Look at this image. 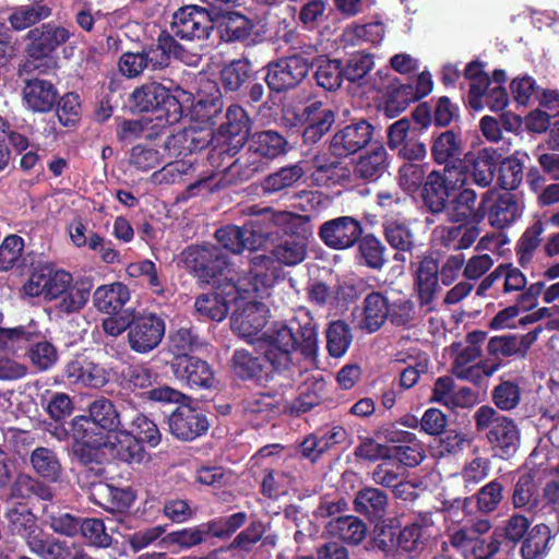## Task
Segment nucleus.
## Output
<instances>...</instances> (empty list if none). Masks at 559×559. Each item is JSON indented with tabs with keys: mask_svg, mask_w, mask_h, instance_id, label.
<instances>
[{
	"mask_svg": "<svg viewBox=\"0 0 559 559\" xmlns=\"http://www.w3.org/2000/svg\"><path fill=\"white\" fill-rule=\"evenodd\" d=\"M383 235L389 246L396 252L395 261H405L404 253L416 248V237L409 224L397 219H388L382 224Z\"/></svg>",
	"mask_w": 559,
	"mask_h": 559,
	"instance_id": "cd10ccee",
	"label": "nucleus"
},
{
	"mask_svg": "<svg viewBox=\"0 0 559 559\" xmlns=\"http://www.w3.org/2000/svg\"><path fill=\"white\" fill-rule=\"evenodd\" d=\"M36 340V329L29 326L1 328L0 350L17 355L26 350L27 345Z\"/></svg>",
	"mask_w": 559,
	"mask_h": 559,
	"instance_id": "49530a36",
	"label": "nucleus"
},
{
	"mask_svg": "<svg viewBox=\"0 0 559 559\" xmlns=\"http://www.w3.org/2000/svg\"><path fill=\"white\" fill-rule=\"evenodd\" d=\"M528 159L526 153L516 151L500 163L498 183L503 190L511 191L520 187L524 178L525 162Z\"/></svg>",
	"mask_w": 559,
	"mask_h": 559,
	"instance_id": "79ce46f5",
	"label": "nucleus"
},
{
	"mask_svg": "<svg viewBox=\"0 0 559 559\" xmlns=\"http://www.w3.org/2000/svg\"><path fill=\"white\" fill-rule=\"evenodd\" d=\"M522 214L518 198L510 192L499 194L488 209L489 224L497 229L512 225Z\"/></svg>",
	"mask_w": 559,
	"mask_h": 559,
	"instance_id": "72a5a7b5",
	"label": "nucleus"
},
{
	"mask_svg": "<svg viewBox=\"0 0 559 559\" xmlns=\"http://www.w3.org/2000/svg\"><path fill=\"white\" fill-rule=\"evenodd\" d=\"M389 497L380 488L366 486L360 488L354 499V510L377 525L386 520Z\"/></svg>",
	"mask_w": 559,
	"mask_h": 559,
	"instance_id": "393cba45",
	"label": "nucleus"
},
{
	"mask_svg": "<svg viewBox=\"0 0 559 559\" xmlns=\"http://www.w3.org/2000/svg\"><path fill=\"white\" fill-rule=\"evenodd\" d=\"M163 129L154 126L153 121L146 117L139 120H124L117 129V135L122 141H130L134 138L144 134L145 138L152 139L157 135Z\"/></svg>",
	"mask_w": 559,
	"mask_h": 559,
	"instance_id": "052dcab7",
	"label": "nucleus"
},
{
	"mask_svg": "<svg viewBox=\"0 0 559 559\" xmlns=\"http://www.w3.org/2000/svg\"><path fill=\"white\" fill-rule=\"evenodd\" d=\"M551 532L548 525H534L526 534L520 549L523 559H542L548 551Z\"/></svg>",
	"mask_w": 559,
	"mask_h": 559,
	"instance_id": "c03bdc74",
	"label": "nucleus"
},
{
	"mask_svg": "<svg viewBox=\"0 0 559 559\" xmlns=\"http://www.w3.org/2000/svg\"><path fill=\"white\" fill-rule=\"evenodd\" d=\"M132 102L139 111L148 112L145 117L158 129L178 122L182 117V106L178 98L158 83H151L132 93Z\"/></svg>",
	"mask_w": 559,
	"mask_h": 559,
	"instance_id": "423d86ee",
	"label": "nucleus"
},
{
	"mask_svg": "<svg viewBox=\"0 0 559 559\" xmlns=\"http://www.w3.org/2000/svg\"><path fill=\"white\" fill-rule=\"evenodd\" d=\"M439 280L438 261L431 255L424 257L415 273L414 290L419 308L425 314L437 311L436 296Z\"/></svg>",
	"mask_w": 559,
	"mask_h": 559,
	"instance_id": "f3484780",
	"label": "nucleus"
},
{
	"mask_svg": "<svg viewBox=\"0 0 559 559\" xmlns=\"http://www.w3.org/2000/svg\"><path fill=\"white\" fill-rule=\"evenodd\" d=\"M432 160L444 170L456 168L465 156V143L462 133L453 129L435 132L430 140Z\"/></svg>",
	"mask_w": 559,
	"mask_h": 559,
	"instance_id": "6ab92c4d",
	"label": "nucleus"
},
{
	"mask_svg": "<svg viewBox=\"0 0 559 559\" xmlns=\"http://www.w3.org/2000/svg\"><path fill=\"white\" fill-rule=\"evenodd\" d=\"M374 66L373 56L366 51H355L343 63L344 78L353 84L361 86L367 74Z\"/></svg>",
	"mask_w": 559,
	"mask_h": 559,
	"instance_id": "864d4df0",
	"label": "nucleus"
},
{
	"mask_svg": "<svg viewBox=\"0 0 559 559\" xmlns=\"http://www.w3.org/2000/svg\"><path fill=\"white\" fill-rule=\"evenodd\" d=\"M452 224L451 226L440 227V243L448 249H467L476 241L480 234L479 227L468 226L463 223Z\"/></svg>",
	"mask_w": 559,
	"mask_h": 559,
	"instance_id": "ea45409f",
	"label": "nucleus"
},
{
	"mask_svg": "<svg viewBox=\"0 0 559 559\" xmlns=\"http://www.w3.org/2000/svg\"><path fill=\"white\" fill-rule=\"evenodd\" d=\"M454 185L444 171L433 169L430 171L421 187L424 205L431 214H441L448 209L451 191Z\"/></svg>",
	"mask_w": 559,
	"mask_h": 559,
	"instance_id": "412c9836",
	"label": "nucleus"
},
{
	"mask_svg": "<svg viewBox=\"0 0 559 559\" xmlns=\"http://www.w3.org/2000/svg\"><path fill=\"white\" fill-rule=\"evenodd\" d=\"M474 423L478 432H485L493 456L509 460L516 454L521 444V431L514 419L491 406L483 405L475 412Z\"/></svg>",
	"mask_w": 559,
	"mask_h": 559,
	"instance_id": "39448f33",
	"label": "nucleus"
},
{
	"mask_svg": "<svg viewBox=\"0 0 559 559\" xmlns=\"http://www.w3.org/2000/svg\"><path fill=\"white\" fill-rule=\"evenodd\" d=\"M335 118L334 110L324 106L323 102L313 100L307 104L299 112L295 114V126L299 128L302 144L319 143L331 131Z\"/></svg>",
	"mask_w": 559,
	"mask_h": 559,
	"instance_id": "9b49d317",
	"label": "nucleus"
},
{
	"mask_svg": "<svg viewBox=\"0 0 559 559\" xmlns=\"http://www.w3.org/2000/svg\"><path fill=\"white\" fill-rule=\"evenodd\" d=\"M390 316L389 300L380 292H371L364 299L362 328L369 333L377 332Z\"/></svg>",
	"mask_w": 559,
	"mask_h": 559,
	"instance_id": "e433bc0d",
	"label": "nucleus"
},
{
	"mask_svg": "<svg viewBox=\"0 0 559 559\" xmlns=\"http://www.w3.org/2000/svg\"><path fill=\"white\" fill-rule=\"evenodd\" d=\"M156 379L157 374L146 365L131 366L123 372L126 386L133 392H140L141 395L150 390Z\"/></svg>",
	"mask_w": 559,
	"mask_h": 559,
	"instance_id": "bf43d9fd",
	"label": "nucleus"
},
{
	"mask_svg": "<svg viewBox=\"0 0 559 559\" xmlns=\"http://www.w3.org/2000/svg\"><path fill=\"white\" fill-rule=\"evenodd\" d=\"M48 272L45 300L59 299V309L67 313L79 311L86 305L90 298L88 290L73 286V278L69 272L56 269L51 264H49Z\"/></svg>",
	"mask_w": 559,
	"mask_h": 559,
	"instance_id": "1a4fd4ad",
	"label": "nucleus"
},
{
	"mask_svg": "<svg viewBox=\"0 0 559 559\" xmlns=\"http://www.w3.org/2000/svg\"><path fill=\"white\" fill-rule=\"evenodd\" d=\"M364 233L362 223L349 215L331 218L319 227V237L333 250H347L357 245Z\"/></svg>",
	"mask_w": 559,
	"mask_h": 559,
	"instance_id": "ddd939ff",
	"label": "nucleus"
},
{
	"mask_svg": "<svg viewBox=\"0 0 559 559\" xmlns=\"http://www.w3.org/2000/svg\"><path fill=\"white\" fill-rule=\"evenodd\" d=\"M111 442V456L127 463H140L145 457L142 443L156 447L160 433L156 424L148 417L138 414L131 423V430H119Z\"/></svg>",
	"mask_w": 559,
	"mask_h": 559,
	"instance_id": "0eeeda50",
	"label": "nucleus"
},
{
	"mask_svg": "<svg viewBox=\"0 0 559 559\" xmlns=\"http://www.w3.org/2000/svg\"><path fill=\"white\" fill-rule=\"evenodd\" d=\"M428 540L424 520L416 519L403 525L399 518L392 516L374 525L367 549L381 552L384 558H393L401 551L409 559H417L426 549Z\"/></svg>",
	"mask_w": 559,
	"mask_h": 559,
	"instance_id": "20e7f679",
	"label": "nucleus"
},
{
	"mask_svg": "<svg viewBox=\"0 0 559 559\" xmlns=\"http://www.w3.org/2000/svg\"><path fill=\"white\" fill-rule=\"evenodd\" d=\"M58 91L55 85L43 79H28L22 88L23 106L38 114L49 112L56 105Z\"/></svg>",
	"mask_w": 559,
	"mask_h": 559,
	"instance_id": "5701e85b",
	"label": "nucleus"
},
{
	"mask_svg": "<svg viewBox=\"0 0 559 559\" xmlns=\"http://www.w3.org/2000/svg\"><path fill=\"white\" fill-rule=\"evenodd\" d=\"M269 249L278 262L292 266L301 263L307 253L305 239L297 233L288 234L285 229L280 238Z\"/></svg>",
	"mask_w": 559,
	"mask_h": 559,
	"instance_id": "7c9ffc66",
	"label": "nucleus"
},
{
	"mask_svg": "<svg viewBox=\"0 0 559 559\" xmlns=\"http://www.w3.org/2000/svg\"><path fill=\"white\" fill-rule=\"evenodd\" d=\"M489 199V191L485 192L481 201L477 205V193L469 188L462 189L457 194L449 200L445 213L449 223H463L468 226L479 227L484 221Z\"/></svg>",
	"mask_w": 559,
	"mask_h": 559,
	"instance_id": "2eb2a0df",
	"label": "nucleus"
},
{
	"mask_svg": "<svg viewBox=\"0 0 559 559\" xmlns=\"http://www.w3.org/2000/svg\"><path fill=\"white\" fill-rule=\"evenodd\" d=\"M49 15L50 9L46 5H23L10 15L9 21L14 29L23 31Z\"/></svg>",
	"mask_w": 559,
	"mask_h": 559,
	"instance_id": "13d9d810",
	"label": "nucleus"
},
{
	"mask_svg": "<svg viewBox=\"0 0 559 559\" xmlns=\"http://www.w3.org/2000/svg\"><path fill=\"white\" fill-rule=\"evenodd\" d=\"M530 520L521 514L511 515L502 526L493 531L495 538L500 542V547L506 546L511 549L520 542H523L530 531Z\"/></svg>",
	"mask_w": 559,
	"mask_h": 559,
	"instance_id": "a18cd8bd",
	"label": "nucleus"
},
{
	"mask_svg": "<svg viewBox=\"0 0 559 559\" xmlns=\"http://www.w3.org/2000/svg\"><path fill=\"white\" fill-rule=\"evenodd\" d=\"M324 381H313L310 384H306L298 397L293 400L289 404L290 414H305L320 405L324 400Z\"/></svg>",
	"mask_w": 559,
	"mask_h": 559,
	"instance_id": "6e6d98bb",
	"label": "nucleus"
},
{
	"mask_svg": "<svg viewBox=\"0 0 559 559\" xmlns=\"http://www.w3.org/2000/svg\"><path fill=\"white\" fill-rule=\"evenodd\" d=\"M500 367V361L489 365L487 360H481L472 366L466 365L461 368H452V372L461 380H466L476 385H480L484 378L491 377Z\"/></svg>",
	"mask_w": 559,
	"mask_h": 559,
	"instance_id": "69168bd1",
	"label": "nucleus"
},
{
	"mask_svg": "<svg viewBox=\"0 0 559 559\" xmlns=\"http://www.w3.org/2000/svg\"><path fill=\"white\" fill-rule=\"evenodd\" d=\"M307 63L298 57H283L269 64L264 80L277 93L297 87L308 75Z\"/></svg>",
	"mask_w": 559,
	"mask_h": 559,
	"instance_id": "dca6fc26",
	"label": "nucleus"
},
{
	"mask_svg": "<svg viewBox=\"0 0 559 559\" xmlns=\"http://www.w3.org/2000/svg\"><path fill=\"white\" fill-rule=\"evenodd\" d=\"M253 294L247 295V379L257 382L269 381L274 372L287 369L294 352L306 358L318 355V331L311 319L301 323L294 319L289 324H281L263 331L269 322L270 309Z\"/></svg>",
	"mask_w": 559,
	"mask_h": 559,
	"instance_id": "f257e3e1",
	"label": "nucleus"
},
{
	"mask_svg": "<svg viewBox=\"0 0 559 559\" xmlns=\"http://www.w3.org/2000/svg\"><path fill=\"white\" fill-rule=\"evenodd\" d=\"M426 177L424 166L419 164L404 163L399 168V185L408 193L417 192L425 183Z\"/></svg>",
	"mask_w": 559,
	"mask_h": 559,
	"instance_id": "774afa93",
	"label": "nucleus"
},
{
	"mask_svg": "<svg viewBox=\"0 0 559 559\" xmlns=\"http://www.w3.org/2000/svg\"><path fill=\"white\" fill-rule=\"evenodd\" d=\"M325 528L331 536L353 546L359 545L367 535L365 522L355 515H338L330 520Z\"/></svg>",
	"mask_w": 559,
	"mask_h": 559,
	"instance_id": "2f4dec72",
	"label": "nucleus"
},
{
	"mask_svg": "<svg viewBox=\"0 0 559 559\" xmlns=\"http://www.w3.org/2000/svg\"><path fill=\"white\" fill-rule=\"evenodd\" d=\"M304 175L305 170L299 163L282 167L264 177L260 182H252L247 186V195H271L293 187Z\"/></svg>",
	"mask_w": 559,
	"mask_h": 559,
	"instance_id": "b1692460",
	"label": "nucleus"
},
{
	"mask_svg": "<svg viewBox=\"0 0 559 559\" xmlns=\"http://www.w3.org/2000/svg\"><path fill=\"white\" fill-rule=\"evenodd\" d=\"M353 168L356 179L376 182L389 168L386 150L382 145H377L366 151L354 162Z\"/></svg>",
	"mask_w": 559,
	"mask_h": 559,
	"instance_id": "a878e982",
	"label": "nucleus"
},
{
	"mask_svg": "<svg viewBox=\"0 0 559 559\" xmlns=\"http://www.w3.org/2000/svg\"><path fill=\"white\" fill-rule=\"evenodd\" d=\"M314 67L313 78L319 87L328 92H335L342 86L345 80L342 60L319 56Z\"/></svg>",
	"mask_w": 559,
	"mask_h": 559,
	"instance_id": "4c0bfd02",
	"label": "nucleus"
},
{
	"mask_svg": "<svg viewBox=\"0 0 559 559\" xmlns=\"http://www.w3.org/2000/svg\"><path fill=\"white\" fill-rule=\"evenodd\" d=\"M284 227L276 222L272 207H247V250L267 251L277 241Z\"/></svg>",
	"mask_w": 559,
	"mask_h": 559,
	"instance_id": "9d476101",
	"label": "nucleus"
},
{
	"mask_svg": "<svg viewBox=\"0 0 559 559\" xmlns=\"http://www.w3.org/2000/svg\"><path fill=\"white\" fill-rule=\"evenodd\" d=\"M250 119L247 116V178L249 174L265 171L271 160L286 152L287 141L273 130L249 134Z\"/></svg>",
	"mask_w": 559,
	"mask_h": 559,
	"instance_id": "6e6552de",
	"label": "nucleus"
},
{
	"mask_svg": "<svg viewBox=\"0 0 559 559\" xmlns=\"http://www.w3.org/2000/svg\"><path fill=\"white\" fill-rule=\"evenodd\" d=\"M325 337L328 353L334 358L343 357L353 342L352 329L343 320L330 322L325 330Z\"/></svg>",
	"mask_w": 559,
	"mask_h": 559,
	"instance_id": "09e8293b",
	"label": "nucleus"
},
{
	"mask_svg": "<svg viewBox=\"0 0 559 559\" xmlns=\"http://www.w3.org/2000/svg\"><path fill=\"white\" fill-rule=\"evenodd\" d=\"M477 508L483 513L495 511L503 499V486L493 479L483 486L475 495Z\"/></svg>",
	"mask_w": 559,
	"mask_h": 559,
	"instance_id": "338daca9",
	"label": "nucleus"
},
{
	"mask_svg": "<svg viewBox=\"0 0 559 559\" xmlns=\"http://www.w3.org/2000/svg\"><path fill=\"white\" fill-rule=\"evenodd\" d=\"M185 261L195 276L205 284L222 289L218 294L201 295L195 300L198 313L214 321H222L233 309V304L241 300V287L231 262L227 261L221 249L213 245L189 248Z\"/></svg>",
	"mask_w": 559,
	"mask_h": 559,
	"instance_id": "f03ea898",
	"label": "nucleus"
},
{
	"mask_svg": "<svg viewBox=\"0 0 559 559\" xmlns=\"http://www.w3.org/2000/svg\"><path fill=\"white\" fill-rule=\"evenodd\" d=\"M374 127L360 118L336 129L330 138L329 151L336 158H345L364 150L372 141Z\"/></svg>",
	"mask_w": 559,
	"mask_h": 559,
	"instance_id": "f8f14e48",
	"label": "nucleus"
},
{
	"mask_svg": "<svg viewBox=\"0 0 559 559\" xmlns=\"http://www.w3.org/2000/svg\"><path fill=\"white\" fill-rule=\"evenodd\" d=\"M7 518L12 532L20 535L27 547L44 532L37 524L35 514L24 504L11 507Z\"/></svg>",
	"mask_w": 559,
	"mask_h": 559,
	"instance_id": "f704fd0d",
	"label": "nucleus"
},
{
	"mask_svg": "<svg viewBox=\"0 0 559 559\" xmlns=\"http://www.w3.org/2000/svg\"><path fill=\"white\" fill-rule=\"evenodd\" d=\"M356 246V258L362 265L380 271L386 264V247L374 234L362 233Z\"/></svg>",
	"mask_w": 559,
	"mask_h": 559,
	"instance_id": "c9c22d12",
	"label": "nucleus"
},
{
	"mask_svg": "<svg viewBox=\"0 0 559 559\" xmlns=\"http://www.w3.org/2000/svg\"><path fill=\"white\" fill-rule=\"evenodd\" d=\"M120 415L111 401L98 399L90 405V417L78 416L72 420V433L78 443L76 451H95L87 460H96L98 452L107 450L111 454L114 436L119 432Z\"/></svg>",
	"mask_w": 559,
	"mask_h": 559,
	"instance_id": "7ed1b4c3",
	"label": "nucleus"
},
{
	"mask_svg": "<svg viewBox=\"0 0 559 559\" xmlns=\"http://www.w3.org/2000/svg\"><path fill=\"white\" fill-rule=\"evenodd\" d=\"M165 331V322L159 316L145 313L136 317L129 324V346L138 354H147L162 343Z\"/></svg>",
	"mask_w": 559,
	"mask_h": 559,
	"instance_id": "4468645a",
	"label": "nucleus"
},
{
	"mask_svg": "<svg viewBox=\"0 0 559 559\" xmlns=\"http://www.w3.org/2000/svg\"><path fill=\"white\" fill-rule=\"evenodd\" d=\"M356 460L367 462H378L390 460L392 457L391 449L382 443L377 442L371 437H359V443L354 449Z\"/></svg>",
	"mask_w": 559,
	"mask_h": 559,
	"instance_id": "e2e57ef3",
	"label": "nucleus"
},
{
	"mask_svg": "<svg viewBox=\"0 0 559 559\" xmlns=\"http://www.w3.org/2000/svg\"><path fill=\"white\" fill-rule=\"evenodd\" d=\"M500 157L501 154L491 147L481 148L475 155H469L467 167L477 186L485 188L491 185Z\"/></svg>",
	"mask_w": 559,
	"mask_h": 559,
	"instance_id": "c756f323",
	"label": "nucleus"
},
{
	"mask_svg": "<svg viewBox=\"0 0 559 559\" xmlns=\"http://www.w3.org/2000/svg\"><path fill=\"white\" fill-rule=\"evenodd\" d=\"M545 230V225L540 219L534 222L528 226L515 245V254L518 262L522 267H526L542 243V234Z\"/></svg>",
	"mask_w": 559,
	"mask_h": 559,
	"instance_id": "de8ad7c7",
	"label": "nucleus"
},
{
	"mask_svg": "<svg viewBox=\"0 0 559 559\" xmlns=\"http://www.w3.org/2000/svg\"><path fill=\"white\" fill-rule=\"evenodd\" d=\"M533 471L521 474L515 483L512 502L515 508L533 510L538 507V486Z\"/></svg>",
	"mask_w": 559,
	"mask_h": 559,
	"instance_id": "603ef678",
	"label": "nucleus"
},
{
	"mask_svg": "<svg viewBox=\"0 0 559 559\" xmlns=\"http://www.w3.org/2000/svg\"><path fill=\"white\" fill-rule=\"evenodd\" d=\"M126 272L129 276L143 278L153 294L163 295L165 292V280L151 260H142L130 263Z\"/></svg>",
	"mask_w": 559,
	"mask_h": 559,
	"instance_id": "5fc2aeb1",
	"label": "nucleus"
},
{
	"mask_svg": "<svg viewBox=\"0 0 559 559\" xmlns=\"http://www.w3.org/2000/svg\"><path fill=\"white\" fill-rule=\"evenodd\" d=\"M271 259L265 254L253 257L250 260L252 267L247 276V295L253 294L255 298L264 299L270 296L271 278L267 273Z\"/></svg>",
	"mask_w": 559,
	"mask_h": 559,
	"instance_id": "37998d69",
	"label": "nucleus"
},
{
	"mask_svg": "<svg viewBox=\"0 0 559 559\" xmlns=\"http://www.w3.org/2000/svg\"><path fill=\"white\" fill-rule=\"evenodd\" d=\"M93 496L97 503L110 511H124L134 502L135 496L129 488H116L107 484L93 487Z\"/></svg>",
	"mask_w": 559,
	"mask_h": 559,
	"instance_id": "58836bf2",
	"label": "nucleus"
},
{
	"mask_svg": "<svg viewBox=\"0 0 559 559\" xmlns=\"http://www.w3.org/2000/svg\"><path fill=\"white\" fill-rule=\"evenodd\" d=\"M143 52L147 69L157 70L168 66L169 59L174 56L183 60L182 47L170 36H160L158 44Z\"/></svg>",
	"mask_w": 559,
	"mask_h": 559,
	"instance_id": "a19ab883",
	"label": "nucleus"
},
{
	"mask_svg": "<svg viewBox=\"0 0 559 559\" xmlns=\"http://www.w3.org/2000/svg\"><path fill=\"white\" fill-rule=\"evenodd\" d=\"M171 370L179 382L191 389H211L216 382L212 367L191 355L175 357Z\"/></svg>",
	"mask_w": 559,
	"mask_h": 559,
	"instance_id": "a211bd4d",
	"label": "nucleus"
},
{
	"mask_svg": "<svg viewBox=\"0 0 559 559\" xmlns=\"http://www.w3.org/2000/svg\"><path fill=\"white\" fill-rule=\"evenodd\" d=\"M28 549L40 559H69L71 556L68 542L46 535L45 532L31 542Z\"/></svg>",
	"mask_w": 559,
	"mask_h": 559,
	"instance_id": "3c124183",
	"label": "nucleus"
},
{
	"mask_svg": "<svg viewBox=\"0 0 559 559\" xmlns=\"http://www.w3.org/2000/svg\"><path fill=\"white\" fill-rule=\"evenodd\" d=\"M206 534L210 533L207 532L206 524H203L198 527L169 533L162 538L160 544L164 547L177 545L181 548H190L202 543Z\"/></svg>",
	"mask_w": 559,
	"mask_h": 559,
	"instance_id": "680f3d73",
	"label": "nucleus"
},
{
	"mask_svg": "<svg viewBox=\"0 0 559 559\" xmlns=\"http://www.w3.org/2000/svg\"><path fill=\"white\" fill-rule=\"evenodd\" d=\"M378 91H385L383 114L388 118H395L402 114L411 103L416 102L411 83H401L397 78L390 84L374 85Z\"/></svg>",
	"mask_w": 559,
	"mask_h": 559,
	"instance_id": "bb28decb",
	"label": "nucleus"
},
{
	"mask_svg": "<svg viewBox=\"0 0 559 559\" xmlns=\"http://www.w3.org/2000/svg\"><path fill=\"white\" fill-rule=\"evenodd\" d=\"M66 377L71 384L100 388L108 381L106 370L87 359L78 358L66 367Z\"/></svg>",
	"mask_w": 559,
	"mask_h": 559,
	"instance_id": "c85d7f7f",
	"label": "nucleus"
},
{
	"mask_svg": "<svg viewBox=\"0 0 559 559\" xmlns=\"http://www.w3.org/2000/svg\"><path fill=\"white\" fill-rule=\"evenodd\" d=\"M210 17L204 9L189 5L180 9L174 15L173 33L181 39L201 38L207 35Z\"/></svg>",
	"mask_w": 559,
	"mask_h": 559,
	"instance_id": "4be33fe9",
	"label": "nucleus"
},
{
	"mask_svg": "<svg viewBox=\"0 0 559 559\" xmlns=\"http://www.w3.org/2000/svg\"><path fill=\"white\" fill-rule=\"evenodd\" d=\"M495 405L500 411H511L515 408L521 401V389L513 381H501L491 393Z\"/></svg>",
	"mask_w": 559,
	"mask_h": 559,
	"instance_id": "0e129e2a",
	"label": "nucleus"
},
{
	"mask_svg": "<svg viewBox=\"0 0 559 559\" xmlns=\"http://www.w3.org/2000/svg\"><path fill=\"white\" fill-rule=\"evenodd\" d=\"M169 429L181 440L190 441L203 435L209 429V421L203 412L190 404L179 405L170 415Z\"/></svg>",
	"mask_w": 559,
	"mask_h": 559,
	"instance_id": "aec40b11",
	"label": "nucleus"
},
{
	"mask_svg": "<svg viewBox=\"0 0 559 559\" xmlns=\"http://www.w3.org/2000/svg\"><path fill=\"white\" fill-rule=\"evenodd\" d=\"M26 349L29 361L38 371L50 369L58 360L56 347L48 341H39L37 332L36 340L31 342Z\"/></svg>",
	"mask_w": 559,
	"mask_h": 559,
	"instance_id": "4d7b16f0",
	"label": "nucleus"
},
{
	"mask_svg": "<svg viewBox=\"0 0 559 559\" xmlns=\"http://www.w3.org/2000/svg\"><path fill=\"white\" fill-rule=\"evenodd\" d=\"M130 300L129 288L120 282L97 287L93 294L94 306L104 313H118Z\"/></svg>",
	"mask_w": 559,
	"mask_h": 559,
	"instance_id": "473e14b6",
	"label": "nucleus"
},
{
	"mask_svg": "<svg viewBox=\"0 0 559 559\" xmlns=\"http://www.w3.org/2000/svg\"><path fill=\"white\" fill-rule=\"evenodd\" d=\"M29 462L33 471L40 477L50 481H57L61 474V464L56 453L44 447L32 451Z\"/></svg>",
	"mask_w": 559,
	"mask_h": 559,
	"instance_id": "8fccbe9b",
	"label": "nucleus"
}]
</instances>
